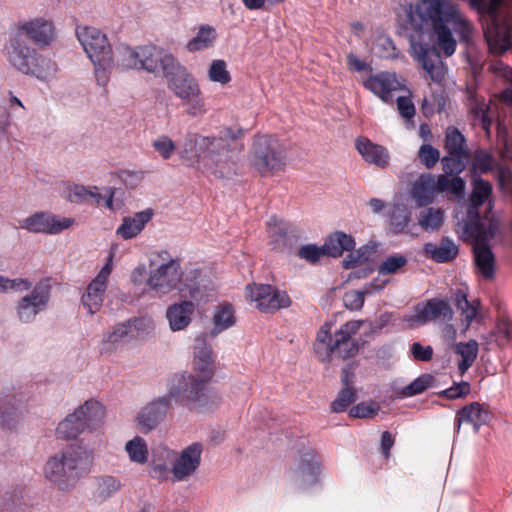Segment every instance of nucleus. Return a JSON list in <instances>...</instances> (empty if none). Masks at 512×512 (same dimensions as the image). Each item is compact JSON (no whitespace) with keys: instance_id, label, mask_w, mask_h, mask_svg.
I'll list each match as a JSON object with an SVG mask.
<instances>
[{"instance_id":"nucleus-51","label":"nucleus","mask_w":512,"mask_h":512,"mask_svg":"<svg viewBox=\"0 0 512 512\" xmlns=\"http://www.w3.org/2000/svg\"><path fill=\"white\" fill-rule=\"evenodd\" d=\"M470 155H447L441 159L443 171L450 176L460 177L465 168L466 161Z\"/></svg>"},{"instance_id":"nucleus-32","label":"nucleus","mask_w":512,"mask_h":512,"mask_svg":"<svg viewBox=\"0 0 512 512\" xmlns=\"http://www.w3.org/2000/svg\"><path fill=\"white\" fill-rule=\"evenodd\" d=\"M356 149L367 163L383 169L389 166L390 156L385 147L369 139L359 138L356 140Z\"/></svg>"},{"instance_id":"nucleus-29","label":"nucleus","mask_w":512,"mask_h":512,"mask_svg":"<svg viewBox=\"0 0 512 512\" xmlns=\"http://www.w3.org/2000/svg\"><path fill=\"white\" fill-rule=\"evenodd\" d=\"M489 412L478 402H472L461 408L455 417V431L460 432L462 423L473 425L474 431L477 433L480 427L489 420Z\"/></svg>"},{"instance_id":"nucleus-48","label":"nucleus","mask_w":512,"mask_h":512,"mask_svg":"<svg viewBox=\"0 0 512 512\" xmlns=\"http://www.w3.org/2000/svg\"><path fill=\"white\" fill-rule=\"evenodd\" d=\"M121 486V481L114 476H99L95 479L94 498L99 502H104L117 493Z\"/></svg>"},{"instance_id":"nucleus-28","label":"nucleus","mask_w":512,"mask_h":512,"mask_svg":"<svg viewBox=\"0 0 512 512\" xmlns=\"http://www.w3.org/2000/svg\"><path fill=\"white\" fill-rule=\"evenodd\" d=\"M398 82L394 75L381 72L370 75L363 81V86L378 96L384 103L392 102V92L397 89Z\"/></svg>"},{"instance_id":"nucleus-54","label":"nucleus","mask_w":512,"mask_h":512,"mask_svg":"<svg viewBox=\"0 0 512 512\" xmlns=\"http://www.w3.org/2000/svg\"><path fill=\"white\" fill-rule=\"evenodd\" d=\"M126 451L133 462L143 464L147 461V446L145 441L139 436L127 442Z\"/></svg>"},{"instance_id":"nucleus-17","label":"nucleus","mask_w":512,"mask_h":512,"mask_svg":"<svg viewBox=\"0 0 512 512\" xmlns=\"http://www.w3.org/2000/svg\"><path fill=\"white\" fill-rule=\"evenodd\" d=\"M246 290L251 301L256 302L257 308L265 313L289 307L291 304L286 292L275 289L269 284L248 285Z\"/></svg>"},{"instance_id":"nucleus-10","label":"nucleus","mask_w":512,"mask_h":512,"mask_svg":"<svg viewBox=\"0 0 512 512\" xmlns=\"http://www.w3.org/2000/svg\"><path fill=\"white\" fill-rule=\"evenodd\" d=\"M285 145L275 136H256L252 146L251 164L261 176L277 173L286 166Z\"/></svg>"},{"instance_id":"nucleus-19","label":"nucleus","mask_w":512,"mask_h":512,"mask_svg":"<svg viewBox=\"0 0 512 512\" xmlns=\"http://www.w3.org/2000/svg\"><path fill=\"white\" fill-rule=\"evenodd\" d=\"M491 104V100L487 102L485 97L477 94L476 91L467 90V109L470 123L473 127H481L487 139H490L492 135L493 112Z\"/></svg>"},{"instance_id":"nucleus-38","label":"nucleus","mask_w":512,"mask_h":512,"mask_svg":"<svg viewBox=\"0 0 512 512\" xmlns=\"http://www.w3.org/2000/svg\"><path fill=\"white\" fill-rule=\"evenodd\" d=\"M411 195L417 207L431 204L435 197L433 175L429 173L421 174L412 186Z\"/></svg>"},{"instance_id":"nucleus-62","label":"nucleus","mask_w":512,"mask_h":512,"mask_svg":"<svg viewBox=\"0 0 512 512\" xmlns=\"http://www.w3.org/2000/svg\"><path fill=\"white\" fill-rule=\"evenodd\" d=\"M153 148L157 151L161 157L165 160L169 159L176 146L174 141L168 136H160L156 140L153 141Z\"/></svg>"},{"instance_id":"nucleus-45","label":"nucleus","mask_w":512,"mask_h":512,"mask_svg":"<svg viewBox=\"0 0 512 512\" xmlns=\"http://www.w3.org/2000/svg\"><path fill=\"white\" fill-rule=\"evenodd\" d=\"M444 149L449 155H469L466 138L455 126L445 131Z\"/></svg>"},{"instance_id":"nucleus-20","label":"nucleus","mask_w":512,"mask_h":512,"mask_svg":"<svg viewBox=\"0 0 512 512\" xmlns=\"http://www.w3.org/2000/svg\"><path fill=\"white\" fill-rule=\"evenodd\" d=\"M321 468L315 451L309 449L301 452L291 478L300 489H306L318 482Z\"/></svg>"},{"instance_id":"nucleus-50","label":"nucleus","mask_w":512,"mask_h":512,"mask_svg":"<svg viewBox=\"0 0 512 512\" xmlns=\"http://www.w3.org/2000/svg\"><path fill=\"white\" fill-rule=\"evenodd\" d=\"M455 352L461 356V360L458 362V370L460 375H464L477 358L478 343L475 340L458 343Z\"/></svg>"},{"instance_id":"nucleus-31","label":"nucleus","mask_w":512,"mask_h":512,"mask_svg":"<svg viewBox=\"0 0 512 512\" xmlns=\"http://www.w3.org/2000/svg\"><path fill=\"white\" fill-rule=\"evenodd\" d=\"M472 186V192L469 196L468 216L470 219L468 221L483 222L478 210L491 196L493 187L489 181L481 177L474 178Z\"/></svg>"},{"instance_id":"nucleus-59","label":"nucleus","mask_w":512,"mask_h":512,"mask_svg":"<svg viewBox=\"0 0 512 512\" xmlns=\"http://www.w3.org/2000/svg\"><path fill=\"white\" fill-rule=\"evenodd\" d=\"M373 53L380 58H394L396 56V48L393 41L386 36H379L372 45Z\"/></svg>"},{"instance_id":"nucleus-33","label":"nucleus","mask_w":512,"mask_h":512,"mask_svg":"<svg viewBox=\"0 0 512 512\" xmlns=\"http://www.w3.org/2000/svg\"><path fill=\"white\" fill-rule=\"evenodd\" d=\"M195 304L192 301H182L168 307L166 317L172 331L185 329L192 320Z\"/></svg>"},{"instance_id":"nucleus-24","label":"nucleus","mask_w":512,"mask_h":512,"mask_svg":"<svg viewBox=\"0 0 512 512\" xmlns=\"http://www.w3.org/2000/svg\"><path fill=\"white\" fill-rule=\"evenodd\" d=\"M202 444L195 442L182 450L173 464L172 473L177 481H182L194 473L201 463Z\"/></svg>"},{"instance_id":"nucleus-58","label":"nucleus","mask_w":512,"mask_h":512,"mask_svg":"<svg viewBox=\"0 0 512 512\" xmlns=\"http://www.w3.org/2000/svg\"><path fill=\"white\" fill-rule=\"evenodd\" d=\"M297 256L314 265L317 264L323 256H327V254L323 245L306 244L298 249Z\"/></svg>"},{"instance_id":"nucleus-61","label":"nucleus","mask_w":512,"mask_h":512,"mask_svg":"<svg viewBox=\"0 0 512 512\" xmlns=\"http://www.w3.org/2000/svg\"><path fill=\"white\" fill-rule=\"evenodd\" d=\"M455 305L464 314L467 320L471 321L476 316L475 307L468 301L466 293L461 290H456L454 293Z\"/></svg>"},{"instance_id":"nucleus-41","label":"nucleus","mask_w":512,"mask_h":512,"mask_svg":"<svg viewBox=\"0 0 512 512\" xmlns=\"http://www.w3.org/2000/svg\"><path fill=\"white\" fill-rule=\"evenodd\" d=\"M327 256L340 257L344 251H352L355 240L351 235L337 231L331 234L323 244Z\"/></svg>"},{"instance_id":"nucleus-8","label":"nucleus","mask_w":512,"mask_h":512,"mask_svg":"<svg viewBox=\"0 0 512 512\" xmlns=\"http://www.w3.org/2000/svg\"><path fill=\"white\" fill-rule=\"evenodd\" d=\"M76 35L84 51L94 65L97 84L106 86V69L113 50L108 37L100 29L91 26L78 27Z\"/></svg>"},{"instance_id":"nucleus-22","label":"nucleus","mask_w":512,"mask_h":512,"mask_svg":"<svg viewBox=\"0 0 512 512\" xmlns=\"http://www.w3.org/2000/svg\"><path fill=\"white\" fill-rule=\"evenodd\" d=\"M19 32L39 48L50 46L56 37L53 22L44 18H36L20 24Z\"/></svg>"},{"instance_id":"nucleus-36","label":"nucleus","mask_w":512,"mask_h":512,"mask_svg":"<svg viewBox=\"0 0 512 512\" xmlns=\"http://www.w3.org/2000/svg\"><path fill=\"white\" fill-rule=\"evenodd\" d=\"M291 225L277 217H271L267 223V233L273 249L284 251L291 244Z\"/></svg>"},{"instance_id":"nucleus-2","label":"nucleus","mask_w":512,"mask_h":512,"mask_svg":"<svg viewBox=\"0 0 512 512\" xmlns=\"http://www.w3.org/2000/svg\"><path fill=\"white\" fill-rule=\"evenodd\" d=\"M241 129L230 127L222 129L218 136H202L187 133L183 142V154L195 152L206 169L217 178L230 179L237 174L236 156L243 150L238 143L242 136Z\"/></svg>"},{"instance_id":"nucleus-18","label":"nucleus","mask_w":512,"mask_h":512,"mask_svg":"<svg viewBox=\"0 0 512 512\" xmlns=\"http://www.w3.org/2000/svg\"><path fill=\"white\" fill-rule=\"evenodd\" d=\"M111 272L112 256L110 255L105 265L88 284L86 292L82 295L81 302L90 314H95L101 309Z\"/></svg>"},{"instance_id":"nucleus-14","label":"nucleus","mask_w":512,"mask_h":512,"mask_svg":"<svg viewBox=\"0 0 512 512\" xmlns=\"http://www.w3.org/2000/svg\"><path fill=\"white\" fill-rule=\"evenodd\" d=\"M51 287L47 280L38 282L32 291L22 297L16 305V313L20 322L30 323L44 311L50 300Z\"/></svg>"},{"instance_id":"nucleus-53","label":"nucleus","mask_w":512,"mask_h":512,"mask_svg":"<svg viewBox=\"0 0 512 512\" xmlns=\"http://www.w3.org/2000/svg\"><path fill=\"white\" fill-rule=\"evenodd\" d=\"M496 166V160L494 156L483 149H478L474 153V159L472 168L481 174H488Z\"/></svg>"},{"instance_id":"nucleus-30","label":"nucleus","mask_w":512,"mask_h":512,"mask_svg":"<svg viewBox=\"0 0 512 512\" xmlns=\"http://www.w3.org/2000/svg\"><path fill=\"white\" fill-rule=\"evenodd\" d=\"M167 56H173L171 53L164 52L155 45L138 46V65L137 70H145L149 73H155L159 67L164 73V59Z\"/></svg>"},{"instance_id":"nucleus-63","label":"nucleus","mask_w":512,"mask_h":512,"mask_svg":"<svg viewBox=\"0 0 512 512\" xmlns=\"http://www.w3.org/2000/svg\"><path fill=\"white\" fill-rule=\"evenodd\" d=\"M496 342L504 346L512 341V321L509 319H502L497 324Z\"/></svg>"},{"instance_id":"nucleus-42","label":"nucleus","mask_w":512,"mask_h":512,"mask_svg":"<svg viewBox=\"0 0 512 512\" xmlns=\"http://www.w3.org/2000/svg\"><path fill=\"white\" fill-rule=\"evenodd\" d=\"M212 320L214 327L210 332V336L213 338L235 324L236 317L233 306L229 303L217 305L214 309Z\"/></svg>"},{"instance_id":"nucleus-46","label":"nucleus","mask_w":512,"mask_h":512,"mask_svg":"<svg viewBox=\"0 0 512 512\" xmlns=\"http://www.w3.org/2000/svg\"><path fill=\"white\" fill-rule=\"evenodd\" d=\"M384 284L378 285L371 282L363 288V290H350L343 296L344 306L351 311H359L362 309L365 296L372 294L374 291L383 289Z\"/></svg>"},{"instance_id":"nucleus-49","label":"nucleus","mask_w":512,"mask_h":512,"mask_svg":"<svg viewBox=\"0 0 512 512\" xmlns=\"http://www.w3.org/2000/svg\"><path fill=\"white\" fill-rule=\"evenodd\" d=\"M465 181L461 177H454L451 180L446 175L433 176V187L435 193L448 191L458 198H462L465 193Z\"/></svg>"},{"instance_id":"nucleus-11","label":"nucleus","mask_w":512,"mask_h":512,"mask_svg":"<svg viewBox=\"0 0 512 512\" xmlns=\"http://www.w3.org/2000/svg\"><path fill=\"white\" fill-rule=\"evenodd\" d=\"M104 410L97 401H86L72 414L61 421L56 429L57 437L64 440L74 439L86 429H97L102 423Z\"/></svg>"},{"instance_id":"nucleus-47","label":"nucleus","mask_w":512,"mask_h":512,"mask_svg":"<svg viewBox=\"0 0 512 512\" xmlns=\"http://www.w3.org/2000/svg\"><path fill=\"white\" fill-rule=\"evenodd\" d=\"M217 38L216 30L209 25H202L199 27L196 35L188 41L186 49L189 52H197L211 48Z\"/></svg>"},{"instance_id":"nucleus-1","label":"nucleus","mask_w":512,"mask_h":512,"mask_svg":"<svg viewBox=\"0 0 512 512\" xmlns=\"http://www.w3.org/2000/svg\"><path fill=\"white\" fill-rule=\"evenodd\" d=\"M429 27L447 57L454 54L457 45L451 29L466 42L471 39L474 31L472 23L462 15L458 6L447 0H420L414 8L410 6L406 29H411L420 39Z\"/></svg>"},{"instance_id":"nucleus-56","label":"nucleus","mask_w":512,"mask_h":512,"mask_svg":"<svg viewBox=\"0 0 512 512\" xmlns=\"http://www.w3.org/2000/svg\"><path fill=\"white\" fill-rule=\"evenodd\" d=\"M356 400V391L353 387H342L336 399L331 403L334 413L344 412Z\"/></svg>"},{"instance_id":"nucleus-7","label":"nucleus","mask_w":512,"mask_h":512,"mask_svg":"<svg viewBox=\"0 0 512 512\" xmlns=\"http://www.w3.org/2000/svg\"><path fill=\"white\" fill-rule=\"evenodd\" d=\"M498 219L492 217L487 222L466 221L464 232L474 239L473 253L474 261L478 272L486 280L495 276V256L489 242L499 231Z\"/></svg>"},{"instance_id":"nucleus-21","label":"nucleus","mask_w":512,"mask_h":512,"mask_svg":"<svg viewBox=\"0 0 512 512\" xmlns=\"http://www.w3.org/2000/svg\"><path fill=\"white\" fill-rule=\"evenodd\" d=\"M5 51L8 62L17 71L28 76L37 50L30 47L19 35H15L9 39Z\"/></svg>"},{"instance_id":"nucleus-64","label":"nucleus","mask_w":512,"mask_h":512,"mask_svg":"<svg viewBox=\"0 0 512 512\" xmlns=\"http://www.w3.org/2000/svg\"><path fill=\"white\" fill-rule=\"evenodd\" d=\"M379 410L378 405L375 403L366 404L364 402L353 406L350 409V416L355 418H370L377 414Z\"/></svg>"},{"instance_id":"nucleus-16","label":"nucleus","mask_w":512,"mask_h":512,"mask_svg":"<svg viewBox=\"0 0 512 512\" xmlns=\"http://www.w3.org/2000/svg\"><path fill=\"white\" fill-rule=\"evenodd\" d=\"M182 279L179 259H169L150 272L147 284L158 296L166 295L176 289Z\"/></svg>"},{"instance_id":"nucleus-5","label":"nucleus","mask_w":512,"mask_h":512,"mask_svg":"<svg viewBox=\"0 0 512 512\" xmlns=\"http://www.w3.org/2000/svg\"><path fill=\"white\" fill-rule=\"evenodd\" d=\"M366 321H347L334 334L324 325L317 334L313 345L314 352L321 362H330L333 358L347 360L355 357L360 350V343L352 337L358 333Z\"/></svg>"},{"instance_id":"nucleus-57","label":"nucleus","mask_w":512,"mask_h":512,"mask_svg":"<svg viewBox=\"0 0 512 512\" xmlns=\"http://www.w3.org/2000/svg\"><path fill=\"white\" fill-rule=\"evenodd\" d=\"M408 259L401 254L388 256L378 267L380 275H390L397 273L401 268L406 266Z\"/></svg>"},{"instance_id":"nucleus-9","label":"nucleus","mask_w":512,"mask_h":512,"mask_svg":"<svg viewBox=\"0 0 512 512\" xmlns=\"http://www.w3.org/2000/svg\"><path fill=\"white\" fill-rule=\"evenodd\" d=\"M211 379L195 372L174 374L167 383L168 397L183 406L203 405Z\"/></svg>"},{"instance_id":"nucleus-4","label":"nucleus","mask_w":512,"mask_h":512,"mask_svg":"<svg viewBox=\"0 0 512 512\" xmlns=\"http://www.w3.org/2000/svg\"><path fill=\"white\" fill-rule=\"evenodd\" d=\"M93 454L82 446L71 445L49 457L45 478L60 490H69L91 471Z\"/></svg>"},{"instance_id":"nucleus-37","label":"nucleus","mask_w":512,"mask_h":512,"mask_svg":"<svg viewBox=\"0 0 512 512\" xmlns=\"http://www.w3.org/2000/svg\"><path fill=\"white\" fill-rule=\"evenodd\" d=\"M62 196L73 204H83L91 201L96 205H100L104 199L96 186L86 187L81 184H67Z\"/></svg>"},{"instance_id":"nucleus-27","label":"nucleus","mask_w":512,"mask_h":512,"mask_svg":"<svg viewBox=\"0 0 512 512\" xmlns=\"http://www.w3.org/2000/svg\"><path fill=\"white\" fill-rule=\"evenodd\" d=\"M207 335L205 333L199 335L195 339L194 346V372L203 376H208L209 379L213 377V352L210 345L206 341Z\"/></svg>"},{"instance_id":"nucleus-3","label":"nucleus","mask_w":512,"mask_h":512,"mask_svg":"<svg viewBox=\"0 0 512 512\" xmlns=\"http://www.w3.org/2000/svg\"><path fill=\"white\" fill-rule=\"evenodd\" d=\"M93 454L82 446L71 445L49 457L45 478L60 490H69L91 471Z\"/></svg>"},{"instance_id":"nucleus-25","label":"nucleus","mask_w":512,"mask_h":512,"mask_svg":"<svg viewBox=\"0 0 512 512\" xmlns=\"http://www.w3.org/2000/svg\"><path fill=\"white\" fill-rule=\"evenodd\" d=\"M145 320L143 318H132L123 323H119L113 329L107 332L101 343V353H111L114 346L125 337H135V332L143 328Z\"/></svg>"},{"instance_id":"nucleus-23","label":"nucleus","mask_w":512,"mask_h":512,"mask_svg":"<svg viewBox=\"0 0 512 512\" xmlns=\"http://www.w3.org/2000/svg\"><path fill=\"white\" fill-rule=\"evenodd\" d=\"M171 406V400L168 395L156 398L147 403L138 413L137 421L141 430L149 432L155 429L165 418Z\"/></svg>"},{"instance_id":"nucleus-35","label":"nucleus","mask_w":512,"mask_h":512,"mask_svg":"<svg viewBox=\"0 0 512 512\" xmlns=\"http://www.w3.org/2000/svg\"><path fill=\"white\" fill-rule=\"evenodd\" d=\"M153 211L146 209L135 213L133 216L124 217L121 225L117 228L116 234L124 240L136 237L144 229L145 225L152 219Z\"/></svg>"},{"instance_id":"nucleus-43","label":"nucleus","mask_w":512,"mask_h":512,"mask_svg":"<svg viewBox=\"0 0 512 512\" xmlns=\"http://www.w3.org/2000/svg\"><path fill=\"white\" fill-rule=\"evenodd\" d=\"M58 72L57 63L50 57L37 53L33 63L31 64L28 76L47 82L53 79Z\"/></svg>"},{"instance_id":"nucleus-60","label":"nucleus","mask_w":512,"mask_h":512,"mask_svg":"<svg viewBox=\"0 0 512 512\" xmlns=\"http://www.w3.org/2000/svg\"><path fill=\"white\" fill-rule=\"evenodd\" d=\"M418 158L427 169L433 168L440 159V152L430 144L421 145Z\"/></svg>"},{"instance_id":"nucleus-55","label":"nucleus","mask_w":512,"mask_h":512,"mask_svg":"<svg viewBox=\"0 0 512 512\" xmlns=\"http://www.w3.org/2000/svg\"><path fill=\"white\" fill-rule=\"evenodd\" d=\"M209 80L221 85H226L231 81L230 72L227 70V64L224 60H213L208 70Z\"/></svg>"},{"instance_id":"nucleus-13","label":"nucleus","mask_w":512,"mask_h":512,"mask_svg":"<svg viewBox=\"0 0 512 512\" xmlns=\"http://www.w3.org/2000/svg\"><path fill=\"white\" fill-rule=\"evenodd\" d=\"M413 311L414 314L405 316L404 321L418 326L429 322H449L454 316L450 303L438 297L417 303Z\"/></svg>"},{"instance_id":"nucleus-40","label":"nucleus","mask_w":512,"mask_h":512,"mask_svg":"<svg viewBox=\"0 0 512 512\" xmlns=\"http://www.w3.org/2000/svg\"><path fill=\"white\" fill-rule=\"evenodd\" d=\"M417 215V224L425 232H437L444 224L445 215L441 208L421 207Z\"/></svg>"},{"instance_id":"nucleus-39","label":"nucleus","mask_w":512,"mask_h":512,"mask_svg":"<svg viewBox=\"0 0 512 512\" xmlns=\"http://www.w3.org/2000/svg\"><path fill=\"white\" fill-rule=\"evenodd\" d=\"M411 210L404 204H394L389 213V222L394 234H410L415 235L409 224L411 222Z\"/></svg>"},{"instance_id":"nucleus-34","label":"nucleus","mask_w":512,"mask_h":512,"mask_svg":"<svg viewBox=\"0 0 512 512\" xmlns=\"http://www.w3.org/2000/svg\"><path fill=\"white\" fill-rule=\"evenodd\" d=\"M423 252L428 258L437 263H448L457 257L459 248L452 239L443 237L439 245L431 242L425 243Z\"/></svg>"},{"instance_id":"nucleus-6","label":"nucleus","mask_w":512,"mask_h":512,"mask_svg":"<svg viewBox=\"0 0 512 512\" xmlns=\"http://www.w3.org/2000/svg\"><path fill=\"white\" fill-rule=\"evenodd\" d=\"M163 75L168 88L187 106L186 112L189 116L197 117L206 113L198 81L174 56L164 59Z\"/></svg>"},{"instance_id":"nucleus-52","label":"nucleus","mask_w":512,"mask_h":512,"mask_svg":"<svg viewBox=\"0 0 512 512\" xmlns=\"http://www.w3.org/2000/svg\"><path fill=\"white\" fill-rule=\"evenodd\" d=\"M435 378L431 374H421L414 379L409 385L401 390L403 397H412L421 394L426 389L433 386Z\"/></svg>"},{"instance_id":"nucleus-15","label":"nucleus","mask_w":512,"mask_h":512,"mask_svg":"<svg viewBox=\"0 0 512 512\" xmlns=\"http://www.w3.org/2000/svg\"><path fill=\"white\" fill-rule=\"evenodd\" d=\"M75 220L69 217H60L48 211H38L24 218L20 228L31 233L56 235L70 228Z\"/></svg>"},{"instance_id":"nucleus-26","label":"nucleus","mask_w":512,"mask_h":512,"mask_svg":"<svg viewBox=\"0 0 512 512\" xmlns=\"http://www.w3.org/2000/svg\"><path fill=\"white\" fill-rule=\"evenodd\" d=\"M109 67L106 69V84L109 81L112 70L128 71L137 70L138 65V47H131L120 43L115 46L111 52Z\"/></svg>"},{"instance_id":"nucleus-12","label":"nucleus","mask_w":512,"mask_h":512,"mask_svg":"<svg viewBox=\"0 0 512 512\" xmlns=\"http://www.w3.org/2000/svg\"><path fill=\"white\" fill-rule=\"evenodd\" d=\"M411 55L421 64L428 77L437 84L445 80L446 66L437 47L430 46L409 35Z\"/></svg>"},{"instance_id":"nucleus-44","label":"nucleus","mask_w":512,"mask_h":512,"mask_svg":"<svg viewBox=\"0 0 512 512\" xmlns=\"http://www.w3.org/2000/svg\"><path fill=\"white\" fill-rule=\"evenodd\" d=\"M13 400L14 396L10 393L0 391V426L9 430L16 426L19 419Z\"/></svg>"}]
</instances>
